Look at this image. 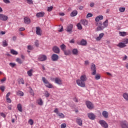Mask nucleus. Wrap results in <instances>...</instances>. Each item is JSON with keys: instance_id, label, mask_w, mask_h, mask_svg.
<instances>
[{"instance_id": "1", "label": "nucleus", "mask_w": 128, "mask_h": 128, "mask_svg": "<svg viewBox=\"0 0 128 128\" xmlns=\"http://www.w3.org/2000/svg\"><path fill=\"white\" fill-rule=\"evenodd\" d=\"M96 26H98V27L96 28V30L98 31L102 30H104V28H108V20H106L103 22V26H102V22L96 23Z\"/></svg>"}, {"instance_id": "2", "label": "nucleus", "mask_w": 128, "mask_h": 128, "mask_svg": "<svg viewBox=\"0 0 128 128\" xmlns=\"http://www.w3.org/2000/svg\"><path fill=\"white\" fill-rule=\"evenodd\" d=\"M42 80L45 84L46 86L48 88H52V84L50 83L44 77L42 78Z\"/></svg>"}, {"instance_id": "3", "label": "nucleus", "mask_w": 128, "mask_h": 128, "mask_svg": "<svg viewBox=\"0 0 128 128\" xmlns=\"http://www.w3.org/2000/svg\"><path fill=\"white\" fill-rule=\"evenodd\" d=\"M120 125L122 128H128V122L126 120L120 121Z\"/></svg>"}, {"instance_id": "4", "label": "nucleus", "mask_w": 128, "mask_h": 128, "mask_svg": "<svg viewBox=\"0 0 128 128\" xmlns=\"http://www.w3.org/2000/svg\"><path fill=\"white\" fill-rule=\"evenodd\" d=\"M76 82L78 86H80L81 88H86V83L84 81L80 80V79L77 80H76Z\"/></svg>"}, {"instance_id": "5", "label": "nucleus", "mask_w": 128, "mask_h": 128, "mask_svg": "<svg viewBox=\"0 0 128 128\" xmlns=\"http://www.w3.org/2000/svg\"><path fill=\"white\" fill-rule=\"evenodd\" d=\"M99 124H100V126H102V128H108V123L104 120H100L99 121Z\"/></svg>"}, {"instance_id": "6", "label": "nucleus", "mask_w": 128, "mask_h": 128, "mask_svg": "<svg viewBox=\"0 0 128 128\" xmlns=\"http://www.w3.org/2000/svg\"><path fill=\"white\" fill-rule=\"evenodd\" d=\"M86 104L89 110H92L94 108V104L90 101H86Z\"/></svg>"}, {"instance_id": "7", "label": "nucleus", "mask_w": 128, "mask_h": 128, "mask_svg": "<svg viewBox=\"0 0 128 128\" xmlns=\"http://www.w3.org/2000/svg\"><path fill=\"white\" fill-rule=\"evenodd\" d=\"M8 20V16L0 14V20H2V22H6Z\"/></svg>"}, {"instance_id": "8", "label": "nucleus", "mask_w": 128, "mask_h": 128, "mask_svg": "<svg viewBox=\"0 0 128 128\" xmlns=\"http://www.w3.org/2000/svg\"><path fill=\"white\" fill-rule=\"evenodd\" d=\"M46 55H40L38 58V60L39 62H44V60H46Z\"/></svg>"}, {"instance_id": "9", "label": "nucleus", "mask_w": 128, "mask_h": 128, "mask_svg": "<svg viewBox=\"0 0 128 128\" xmlns=\"http://www.w3.org/2000/svg\"><path fill=\"white\" fill-rule=\"evenodd\" d=\"M91 70L92 72V76H96V64H92V65Z\"/></svg>"}, {"instance_id": "10", "label": "nucleus", "mask_w": 128, "mask_h": 128, "mask_svg": "<svg viewBox=\"0 0 128 128\" xmlns=\"http://www.w3.org/2000/svg\"><path fill=\"white\" fill-rule=\"evenodd\" d=\"M79 46H86L88 42H86V40L84 39H82L80 42H77Z\"/></svg>"}, {"instance_id": "11", "label": "nucleus", "mask_w": 128, "mask_h": 128, "mask_svg": "<svg viewBox=\"0 0 128 128\" xmlns=\"http://www.w3.org/2000/svg\"><path fill=\"white\" fill-rule=\"evenodd\" d=\"M52 50L55 54H60V48L56 46H54L52 48Z\"/></svg>"}, {"instance_id": "12", "label": "nucleus", "mask_w": 128, "mask_h": 128, "mask_svg": "<svg viewBox=\"0 0 128 128\" xmlns=\"http://www.w3.org/2000/svg\"><path fill=\"white\" fill-rule=\"evenodd\" d=\"M52 60L53 62H56V60H58V54H53L52 56Z\"/></svg>"}, {"instance_id": "13", "label": "nucleus", "mask_w": 128, "mask_h": 128, "mask_svg": "<svg viewBox=\"0 0 128 128\" xmlns=\"http://www.w3.org/2000/svg\"><path fill=\"white\" fill-rule=\"evenodd\" d=\"M54 82L57 84H62V80L60 78H56L54 79Z\"/></svg>"}, {"instance_id": "14", "label": "nucleus", "mask_w": 128, "mask_h": 128, "mask_svg": "<svg viewBox=\"0 0 128 128\" xmlns=\"http://www.w3.org/2000/svg\"><path fill=\"white\" fill-rule=\"evenodd\" d=\"M45 13L44 12H38L36 14V16H37V18H44V16Z\"/></svg>"}, {"instance_id": "15", "label": "nucleus", "mask_w": 128, "mask_h": 128, "mask_svg": "<svg viewBox=\"0 0 128 128\" xmlns=\"http://www.w3.org/2000/svg\"><path fill=\"white\" fill-rule=\"evenodd\" d=\"M104 20V16H96L95 18V22H97V24L100 22V20Z\"/></svg>"}, {"instance_id": "16", "label": "nucleus", "mask_w": 128, "mask_h": 128, "mask_svg": "<svg viewBox=\"0 0 128 128\" xmlns=\"http://www.w3.org/2000/svg\"><path fill=\"white\" fill-rule=\"evenodd\" d=\"M76 122L78 124V126H82V120L80 118H78L76 119Z\"/></svg>"}, {"instance_id": "17", "label": "nucleus", "mask_w": 128, "mask_h": 128, "mask_svg": "<svg viewBox=\"0 0 128 128\" xmlns=\"http://www.w3.org/2000/svg\"><path fill=\"white\" fill-rule=\"evenodd\" d=\"M88 116L90 120H94L96 116L93 113H88Z\"/></svg>"}, {"instance_id": "18", "label": "nucleus", "mask_w": 128, "mask_h": 128, "mask_svg": "<svg viewBox=\"0 0 128 128\" xmlns=\"http://www.w3.org/2000/svg\"><path fill=\"white\" fill-rule=\"evenodd\" d=\"M117 46L120 48H126V45L124 42H120L117 44Z\"/></svg>"}, {"instance_id": "19", "label": "nucleus", "mask_w": 128, "mask_h": 128, "mask_svg": "<svg viewBox=\"0 0 128 128\" xmlns=\"http://www.w3.org/2000/svg\"><path fill=\"white\" fill-rule=\"evenodd\" d=\"M88 78H86V74H84L80 76V80H82L84 82H86Z\"/></svg>"}, {"instance_id": "20", "label": "nucleus", "mask_w": 128, "mask_h": 128, "mask_svg": "<svg viewBox=\"0 0 128 128\" xmlns=\"http://www.w3.org/2000/svg\"><path fill=\"white\" fill-rule=\"evenodd\" d=\"M102 116L104 118H108V112L106 111H103L102 112Z\"/></svg>"}, {"instance_id": "21", "label": "nucleus", "mask_w": 128, "mask_h": 128, "mask_svg": "<svg viewBox=\"0 0 128 128\" xmlns=\"http://www.w3.org/2000/svg\"><path fill=\"white\" fill-rule=\"evenodd\" d=\"M24 24H30V19L28 17H25L24 18Z\"/></svg>"}, {"instance_id": "22", "label": "nucleus", "mask_w": 128, "mask_h": 128, "mask_svg": "<svg viewBox=\"0 0 128 128\" xmlns=\"http://www.w3.org/2000/svg\"><path fill=\"white\" fill-rule=\"evenodd\" d=\"M78 14V10H74L70 13V16H76Z\"/></svg>"}, {"instance_id": "23", "label": "nucleus", "mask_w": 128, "mask_h": 128, "mask_svg": "<svg viewBox=\"0 0 128 128\" xmlns=\"http://www.w3.org/2000/svg\"><path fill=\"white\" fill-rule=\"evenodd\" d=\"M36 34L38 36H42V33H40V27L36 28Z\"/></svg>"}, {"instance_id": "24", "label": "nucleus", "mask_w": 128, "mask_h": 128, "mask_svg": "<svg viewBox=\"0 0 128 128\" xmlns=\"http://www.w3.org/2000/svg\"><path fill=\"white\" fill-rule=\"evenodd\" d=\"M72 28H73L72 24L69 25L67 28V30H66L67 32H72Z\"/></svg>"}, {"instance_id": "25", "label": "nucleus", "mask_w": 128, "mask_h": 128, "mask_svg": "<svg viewBox=\"0 0 128 128\" xmlns=\"http://www.w3.org/2000/svg\"><path fill=\"white\" fill-rule=\"evenodd\" d=\"M80 24H83V26H88V20H80Z\"/></svg>"}, {"instance_id": "26", "label": "nucleus", "mask_w": 128, "mask_h": 128, "mask_svg": "<svg viewBox=\"0 0 128 128\" xmlns=\"http://www.w3.org/2000/svg\"><path fill=\"white\" fill-rule=\"evenodd\" d=\"M18 82L19 84H24V78H20L18 80Z\"/></svg>"}, {"instance_id": "27", "label": "nucleus", "mask_w": 128, "mask_h": 128, "mask_svg": "<svg viewBox=\"0 0 128 128\" xmlns=\"http://www.w3.org/2000/svg\"><path fill=\"white\" fill-rule=\"evenodd\" d=\"M16 94L17 96H24V92L18 90L16 92Z\"/></svg>"}, {"instance_id": "28", "label": "nucleus", "mask_w": 128, "mask_h": 128, "mask_svg": "<svg viewBox=\"0 0 128 128\" xmlns=\"http://www.w3.org/2000/svg\"><path fill=\"white\" fill-rule=\"evenodd\" d=\"M37 104H38L39 106H42V104H44V102H42V98H40L38 100Z\"/></svg>"}, {"instance_id": "29", "label": "nucleus", "mask_w": 128, "mask_h": 128, "mask_svg": "<svg viewBox=\"0 0 128 128\" xmlns=\"http://www.w3.org/2000/svg\"><path fill=\"white\" fill-rule=\"evenodd\" d=\"M17 108L18 110H19L20 112H22V106L21 104H18L17 106Z\"/></svg>"}, {"instance_id": "30", "label": "nucleus", "mask_w": 128, "mask_h": 128, "mask_svg": "<svg viewBox=\"0 0 128 128\" xmlns=\"http://www.w3.org/2000/svg\"><path fill=\"white\" fill-rule=\"evenodd\" d=\"M122 96L126 100L127 102H128V93H124L122 94Z\"/></svg>"}, {"instance_id": "31", "label": "nucleus", "mask_w": 128, "mask_h": 128, "mask_svg": "<svg viewBox=\"0 0 128 128\" xmlns=\"http://www.w3.org/2000/svg\"><path fill=\"white\" fill-rule=\"evenodd\" d=\"M32 72H34V70L32 69H31L28 71L27 74L28 76H32Z\"/></svg>"}, {"instance_id": "32", "label": "nucleus", "mask_w": 128, "mask_h": 128, "mask_svg": "<svg viewBox=\"0 0 128 128\" xmlns=\"http://www.w3.org/2000/svg\"><path fill=\"white\" fill-rule=\"evenodd\" d=\"M119 34H120V36H126V32H120Z\"/></svg>"}, {"instance_id": "33", "label": "nucleus", "mask_w": 128, "mask_h": 128, "mask_svg": "<svg viewBox=\"0 0 128 128\" xmlns=\"http://www.w3.org/2000/svg\"><path fill=\"white\" fill-rule=\"evenodd\" d=\"M72 52L73 54L76 55V54H78V49H76V48H74V49H73Z\"/></svg>"}, {"instance_id": "34", "label": "nucleus", "mask_w": 128, "mask_h": 128, "mask_svg": "<svg viewBox=\"0 0 128 128\" xmlns=\"http://www.w3.org/2000/svg\"><path fill=\"white\" fill-rule=\"evenodd\" d=\"M58 116H60V118H64V114L62 113L59 112L58 114Z\"/></svg>"}, {"instance_id": "35", "label": "nucleus", "mask_w": 128, "mask_h": 128, "mask_svg": "<svg viewBox=\"0 0 128 128\" xmlns=\"http://www.w3.org/2000/svg\"><path fill=\"white\" fill-rule=\"evenodd\" d=\"M44 96H46V98H48V96H50V93H48V92L47 90L44 91Z\"/></svg>"}, {"instance_id": "36", "label": "nucleus", "mask_w": 128, "mask_h": 128, "mask_svg": "<svg viewBox=\"0 0 128 128\" xmlns=\"http://www.w3.org/2000/svg\"><path fill=\"white\" fill-rule=\"evenodd\" d=\"M76 26H77L78 30H82V24H80V23H78L76 24Z\"/></svg>"}, {"instance_id": "37", "label": "nucleus", "mask_w": 128, "mask_h": 128, "mask_svg": "<svg viewBox=\"0 0 128 128\" xmlns=\"http://www.w3.org/2000/svg\"><path fill=\"white\" fill-rule=\"evenodd\" d=\"M10 52L12 54H14L15 56H16V54H18V52H16L14 50H11Z\"/></svg>"}, {"instance_id": "38", "label": "nucleus", "mask_w": 128, "mask_h": 128, "mask_svg": "<svg viewBox=\"0 0 128 128\" xmlns=\"http://www.w3.org/2000/svg\"><path fill=\"white\" fill-rule=\"evenodd\" d=\"M63 52H64V54H65V56H68V54H70V50H64Z\"/></svg>"}, {"instance_id": "39", "label": "nucleus", "mask_w": 128, "mask_h": 128, "mask_svg": "<svg viewBox=\"0 0 128 128\" xmlns=\"http://www.w3.org/2000/svg\"><path fill=\"white\" fill-rule=\"evenodd\" d=\"M16 62H18V64H22V60L20 58H17L16 59Z\"/></svg>"}, {"instance_id": "40", "label": "nucleus", "mask_w": 128, "mask_h": 128, "mask_svg": "<svg viewBox=\"0 0 128 128\" xmlns=\"http://www.w3.org/2000/svg\"><path fill=\"white\" fill-rule=\"evenodd\" d=\"M2 46H8V42H6V40H4L3 42H2Z\"/></svg>"}, {"instance_id": "41", "label": "nucleus", "mask_w": 128, "mask_h": 128, "mask_svg": "<svg viewBox=\"0 0 128 128\" xmlns=\"http://www.w3.org/2000/svg\"><path fill=\"white\" fill-rule=\"evenodd\" d=\"M95 78L96 80H100V74H97L95 76Z\"/></svg>"}, {"instance_id": "42", "label": "nucleus", "mask_w": 128, "mask_h": 128, "mask_svg": "<svg viewBox=\"0 0 128 128\" xmlns=\"http://www.w3.org/2000/svg\"><path fill=\"white\" fill-rule=\"evenodd\" d=\"M27 4H34V2L32 0H26Z\"/></svg>"}, {"instance_id": "43", "label": "nucleus", "mask_w": 128, "mask_h": 128, "mask_svg": "<svg viewBox=\"0 0 128 128\" xmlns=\"http://www.w3.org/2000/svg\"><path fill=\"white\" fill-rule=\"evenodd\" d=\"M28 122L30 126H32V124H34V120L30 119L29 120Z\"/></svg>"}, {"instance_id": "44", "label": "nucleus", "mask_w": 128, "mask_h": 128, "mask_svg": "<svg viewBox=\"0 0 128 128\" xmlns=\"http://www.w3.org/2000/svg\"><path fill=\"white\" fill-rule=\"evenodd\" d=\"M119 10H120V12H124L126 10V8H119Z\"/></svg>"}, {"instance_id": "45", "label": "nucleus", "mask_w": 128, "mask_h": 128, "mask_svg": "<svg viewBox=\"0 0 128 128\" xmlns=\"http://www.w3.org/2000/svg\"><path fill=\"white\" fill-rule=\"evenodd\" d=\"M60 48H61V50H64L66 49V46L64 44H62V45L60 46Z\"/></svg>"}, {"instance_id": "46", "label": "nucleus", "mask_w": 128, "mask_h": 128, "mask_svg": "<svg viewBox=\"0 0 128 128\" xmlns=\"http://www.w3.org/2000/svg\"><path fill=\"white\" fill-rule=\"evenodd\" d=\"M60 128H66V123H63V124H61Z\"/></svg>"}, {"instance_id": "47", "label": "nucleus", "mask_w": 128, "mask_h": 128, "mask_svg": "<svg viewBox=\"0 0 128 128\" xmlns=\"http://www.w3.org/2000/svg\"><path fill=\"white\" fill-rule=\"evenodd\" d=\"M52 8H54V7H52V6H50V7L48 8V12H52Z\"/></svg>"}, {"instance_id": "48", "label": "nucleus", "mask_w": 128, "mask_h": 128, "mask_svg": "<svg viewBox=\"0 0 128 128\" xmlns=\"http://www.w3.org/2000/svg\"><path fill=\"white\" fill-rule=\"evenodd\" d=\"M92 14L88 13L86 16V18H92Z\"/></svg>"}, {"instance_id": "49", "label": "nucleus", "mask_w": 128, "mask_h": 128, "mask_svg": "<svg viewBox=\"0 0 128 128\" xmlns=\"http://www.w3.org/2000/svg\"><path fill=\"white\" fill-rule=\"evenodd\" d=\"M28 50H34V48L30 46V45H29L28 46Z\"/></svg>"}, {"instance_id": "50", "label": "nucleus", "mask_w": 128, "mask_h": 128, "mask_svg": "<svg viewBox=\"0 0 128 128\" xmlns=\"http://www.w3.org/2000/svg\"><path fill=\"white\" fill-rule=\"evenodd\" d=\"M9 64L12 68H14L16 66V64L12 62H10Z\"/></svg>"}, {"instance_id": "51", "label": "nucleus", "mask_w": 128, "mask_h": 128, "mask_svg": "<svg viewBox=\"0 0 128 128\" xmlns=\"http://www.w3.org/2000/svg\"><path fill=\"white\" fill-rule=\"evenodd\" d=\"M6 89V87L4 86H0V90H2V92H4V90Z\"/></svg>"}, {"instance_id": "52", "label": "nucleus", "mask_w": 128, "mask_h": 128, "mask_svg": "<svg viewBox=\"0 0 128 128\" xmlns=\"http://www.w3.org/2000/svg\"><path fill=\"white\" fill-rule=\"evenodd\" d=\"M123 42H123V44H128V39L126 38V39H124Z\"/></svg>"}, {"instance_id": "53", "label": "nucleus", "mask_w": 128, "mask_h": 128, "mask_svg": "<svg viewBox=\"0 0 128 128\" xmlns=\"http://www.w3.org/2000/svg\"><path fill=\"white\" fill-rule=\"evenodd\" d=\"M6 100L7 102H8L9 104H10V102H12V100H10V98H6Z\"/></svg>"}, {"instance_id": "54", "label": "nucleus", "mask_w": 128, "mask_h": 128, "mask_svg": "<svg viewBox=\"0 0 128 128\" xmlns=\"http://www.w3.org/2000/svg\"><path fill=\"white\" fill-rule=\"evenodd\" d=\"M54 112H55V114H58L60 112H58V108H56L54 110Z\"/></svg>"}, {"instance_id": "55", "label": "nucleus", "mask_w": 128, "mask_h": 128, "mask_svg": "<svg viewBox=\"0 0 128 128\" xmlns=\"http://www.w3.org/2000/svg\"><path fill=\"white\" fill-rule=\"evenodd\" d=\"M0 116H2V118H6V114L3 112H0Z\"/></svg>"}, {"instance_id": "56", "label": "nucleus", "mask_w": 128, "mask_h": 128, "mask_svg": "<svg viewBox=\"0 0 128 128\" xmlns=\"http://www.w3.org/2000/svg\"><path fill=\"white\" fill-rule=\"evenodd\" d=\"M3 2H4L5 4H10V0H3Z\"/></svg>"}, {"instance_id": "57", "label": "nucleus", "mask_w": 128, "mask_h": 128, "mask_svg": "<svg viewBox=\"0 0 128 128\" xmlns=\"http://www.w3.org/2000/svg\"><path fill=\"white\" fill-rule=\"evenodd\" d=\"M26 30L24 28H19V32H24Z\"/></svg>"}, {"instance_id": "58", "label": "nucleus", "mask_w": 128, "mask_h": 128, "mask_svg": "<svg viewBox=\"0 0 128 128\" xmlns=\"http://www.w3.org/2000/svg\"><path fill=\"white\" fill-rule=\"evenodd\" d=\"M104 33H101L99 34V36H100L101 38H104Z\"/></svg>"}, {"instance_id": "59", "label": "nucleus", "mask_w": 128, "mask_h": 128, "mask_svg": "<svg viewBox=\"0 0 128 128\" xmlns=\"http://www.w3.org/2000/svg\"><path fill=\"white\" fill-rule=\"evenodd\" d=\"M35 45H36V46H38V45H39L38 40H36L35 42Z\"/></svg>"}, {"instance_id": "60", "label": "nucleus", "mask_w": 128, "mask_h": 128, "mask_svg": "<svg viewBox=\"0 0 128 128\" xmlns=\"http://www.w3.org/2000/svg\"><path fill=\"white\" fill-rule=\"evenodd\" d=\"M10 96V92H8L6 94V98H9Z\"/></svg>"}, {"instance_id": "61", "label": "nucleus", "mask_w": 128, "mask_h": 128, "mask_svg": "<svg viewBox=\"0 0 128 128\" xmlns=\"http://www.w3.org/2000/svg\"><path fill=\"white\" fill-rule=\"evenodd\" d=\"M90 6L91 8H94V2H91V3L90 4Z\"/></svg>"}, {"instance_id": "62", "label": "nucleus", "mask_w": 128, "mask_h": 128, "mask_svg": "<svg viewBox=\"0 0 128 128\" xmlns=\"http://www.w3.org/2000/svg\"><path fill=\"white\" fill-rule=\"evenodd\" d=\"M78 8H79V10H82L84 8V6H78Z\"/></svg>"}, {"instance_id": "63", "label": "nucleus", "mask_w": 128, "mask_h": 128, "mask_svg": "<svg viewBox=\"0 0 128 128\" xmlns=\"http://www.w3.org/2000/svg\"><path fill=\"white\" fill-rule=\"evenodd\" d=\"M0 34H2V36H4V34H6V32L1 31L0 32Z\"/></svg>"}, {"instance_id": "64", "label": "nucleus", "mask_w": 128, "mask_h": 128, "mask_svg": "<svg viewBox=\"0 0 128 128\" xmlns=\"http://www.w3.org/2000/svg\"><path fill=\"white\" fill-rule=\"evenodd\" d=\"M96 40H102V38H101L100 36H98V37H97V38H96Z\"/></svg>"}]
</instances>
